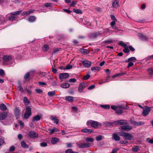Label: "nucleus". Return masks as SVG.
Wrapping results in <instances>:
<instances>
[{
    "mask_svg": "<svg viewBox=\"0 0 153 153\" xmlns=\"http://www.w3.org/2000/svg\"><path fill=\"white\" fill-rule=\"evenodd\" d=\"M123 109H126V108L123 106H118V108L116 111V113L117 114H121L123 113Z\"/></svg>",
    "mask_w": 153,
    "mask_h": 153,
    "instance_id": "nucleus-3",
    "label": "nucleus"
},
{
    "mask_svg": "<svg viewBox=\"0 0 153 153\" xmlns=\"http://www.w3.org/2000/svg\"><path fill=\"white\" fill-rule=\"evenodd\" d=\"M69 76V74L67 73H62L59 74V77L62 81L63 79L67 78Z\"/></svg>",
    "mask_w": 153,
    "mask_h": 153,
    "instance_id": "nucleus-8",
    "label": "nucleus"
},
{
    "mask_svg": "<svg viewBox=\"0 0 153 153\" xmlns=\"http://www.w3.org/2000/svg\"><path fill=\"white\" fill-rule=\"evenodd\" d=\"M52 4L50 3H45L44 6L46 7H51V6Z\"/></svg>",
    "mask_w": 153,
    "mask_h": 153,
    "instance_id": "nucleus-52",
    "label": "nucleus"
},
{
    "mask_svg": "<svg viewBox=\"0 0 153 153\" xmlns=\"http://www.w3.org/2000/svg\"><path fill=\"white\" fill-rule=\"evenodd\" d=\"M86 140L87 142H93L94 140L92 137H87L86 139Z\"/></svg>",
    "mask_w": 153,
    "mask_h": 153,
    "instance_id": "nucleus-48",
    "label": "nucleus"
},
{
    "mask_svg": "<svg viewBox=\"0 0 153 153\" xmlns=\"http://www.w3.org/2000/svg\"><path fill=\"white\" fill-rule=\"evenodd\" d=\"M83 65L85 67L89 68L91 65V62L88 60H84L82 62Z\"/></svg>",
    "mask_w": 153,
    "mask_h": 153,
    "instance_id": "nucleus-10",
    "label": "nucleus"
},
{
    "mask_svg": "<svg viewBox=\"0 0 153 153\" xmlns=\"http://www.w3.org/2000/svg\"><path fill=\"white\" fill-rule=\"evenodd\" d=\"M99 125V123L95 121H93L91 126L93 128H97Z\"/></svg>",
    "mask_w": 153,
    "mask_h": 153,
    "instance_id": "nucleus-21",
    "label": "nucleus"
},
{
    "mask_svg": "<svg viewBox=\"0 0 153 153\" xmlns=\"http://www.w3.org/2000/svg\"><path fill=\"white\" fill-rule=\"evenodd\" d=\"M12 59V57L11 55H4L3 57V61L5 62H8Z\"/></svg>",
    "mask_w": 153,
    "mask_h": 153,
    "instance_id": "nucleus-11",
    "label": "nucleus"
},
{
    "mask_svg": "<svg viewBox=\"0 0 153 153\" xmlns=\"http://www.w3.org/2000/svg\"><path fill=\"white\" fill-rule=\"evenodd\" d=\"M108 79H109L108 77H107L106 78V81H103L99 82V84H102L103 83L106 82H107L108 81Z\"/></svg>",
    "mask_w": 153,
    "mask_h": 153,
    "instance_id": "nucleus-58",
    "label": "nucleus"
},
{
    "mask_svg": "<svg viewBox=\"0 0 153 153\" xmlns=\"http://www.w3.org/2000/svg\"><path fill=\"white\" fill-rule=\"evenodd\" d=\"M117 134H118L117 133H114L112 134V138L115 141H119L120 139V137Z\"/></svg>",
    "mask_w": 153,
    "mask_h": 153,
    "instance_id": "nucleus-19",
    "label": "nucleus"
},
{
    "mask_svg": "<svg viewBox=\"0 0 153 153\" xmlns=\"http://www.w3.org/2000/svg\"><path fill=\"white\" fill-rule=\"evenodd\" d=\"M117 108H118V106H116L115 105H112V106H111V108L112 109H113L114 110H115L116 111V110H117Z\"/></svg>",
    "mask_w": 153,
    "mask_h": 153,
    "instance_id": "nucleus-60",
    "label": "nucleus"
},
{
    "mask_svg": "<svg viewBox=\"0 0 153 153\" xmlns=\"http://www.w3.org/2000/svg\"><path fill=\"white\" fill-rule=\"evenodd\" d=\"M117 133L119 135L124 137V139L127 140H131L133 137V135L123 131L118 132Z\"/></svg>",
    "mask_w": 153,
    "mask_h": 153,
    "instance_id": "nucleus-1",
    "label": "nucleus"
},
{
    "mask_svg": "<svg viewBox=\"0 0 153 153\" xmlns=\"http://www.w3.org/2000/svg\"><path fill=\"white\" fill-rule=\"evenodd\" d=\"M51 120L54 121V122L57 124L59 123V120L56 117L51 116Z\"/></svg>",
    "mask_w": 153,
    "mask_h": 153,
    "instance_id": "nucleus-26",
    "label": "nucleus"
},
{
    "mask_svg": "<svg viewBox=\"0 0 153 153\" xmlns=\"http://www.w3.org/2000/svg\"><path fill=\"white\" fill-rule=\"evenodd\" d=\"M18 88L21 92H23L24 91V90L22 87V85L20 84H19V86H18Z\"/></svg>",
    "mask_w": 153,
    "mask_h": 153,
    "instance_id": "nucleus-50",
    "label": "nucleus"
},
{
    "mask_svg": "<svg viewBox=\"0 0 153 153\" xmlns=\"http://www.w3.org/2000/svg\"><path fill=\"white\" fill-rule=\"evenodd\" d=\"M112 7L114 8H117L119 7V2L118 0H112Z\"/></svg>",
    "mask_w": 153,
    "mask_h": 153,
    "instance_id": "nucleus-14",
    "label": "nucleus"
},
{
    "mask_svg": "<svg viewBox=\"0 0 153 153\" xmlns=\"http://www.w3.org/2000/svg\"><path fill=\"white\" fill-rule=\"evenodd\" d=\"M147 71L151 75H152L153 74V70L151 68H148L147 70Z\"/></svg>",
    "mask_w": 153,
    "mask_h": 153,
    "instance_id": "nucleus-47",
    "label": "nucleus"
},
{
    "mask_svg": "<svg viewBox=\"0 0 153 153\" xmlns=\"http://www.w3.org/2000/svg\"><path fill=\"white\" fill-rule=\"evenodd\" d=\"M26 112L30 114H31V108L30 106H27L26 107Z\"/></svg>",
    "mask_w": 153,
    "mask_h": 153,
    "instance_id": "nucleus-34",
    "label": "nucleus"
},
{
    "mask_svg": "<svg viewBox=\"0 0 153 153\" xmlns=\"http://www.w3.org/2000/svg\"><path fill=\"white\" fill-rule=\"evenodd\" d=\"M48 131H50L49 133L50 135H52L55 132H57L59 130L57 128H54L51 129L49 128L48 129Z\"/></svg>",
    "mask_w": 153,
    "mask_h": 153,
    "instance_id": "nucleus-17",
    "label": "nucleus"
},
{
    "mask_svg": "<svg viewBox=\"0 0 153 153\" xmlns=\"http://www.w3.org/2000/svg\"><path fill=\"white\" fill-rule=\"evenodd\" d=\"M65 68H64V69H69L71 68L72 67V65L70 64H68V65H67L66 66Z\"/></svg>",
    "mask_w": 153,
    "mask_h": 153,
    "instance_id": "nucleus-51",
    "label": "nucleus"
},
{
    "mask_svg": "<svg viewBox=\"0 0 153 153\" xmlns=\"http://www.w3.org/2000/svg\"><path fill=\"white\" fill-rule=\"evenodd\" d=\"M40 145L42 146L45 147L47 146V144L46 143L42 142L40 143Z\"/></svg>",
    "mask_w": 153,
    "mask_h": 153,
    "instance_id": "nucleus-62",
    "label": "nucleus"
},
{
    "mask_svg": "<svg viewBox=\"0 0 153 153\" xmlns=\"http://www.w3.org/2000/svg\"><path fill=\"white\" fill-rule=\"evenodd\" d=\"M48 95L49 97H52L55 95V93L54 91H50L48 92Z\"/></svg>",
    "mask_w": 153,
    "mask_h": 153,
    "instance_id": "nucleus-37",
    "label": "nucleus"
},
{
    "mask_svg": "<svg viewBox=\"0 0 153 153\" xmlns=\"http://www.w3.org/2000/svg\"><path fill=\"white\" fill-rule=\"evenodd\" d=\"M147 141L150 143L153 144V139H150L149 138H147Z\"/></svg>",
    "mask_w": 153,
    "mask_h": 153,
    "instance_id": "nucleus-55",
    "label": "nucleus"
},
{
    "mask_svg": "<svg viewBox=\"0 0 153 153\" xmlns=\"http://www.w3.org/2000/svg\"><path fill=\"white\" fill-rule=\"evenodd\" d=\"M139 36L142 40L146 41L148 39V37L142 34H139Z\"/></svg>",
    "mask_w": 153,
    "mask_h": 153,
    "instance_id": "nucleus-18",
    "label": "nucleus"
},
{
    "mask_svg": "<svg viewBox=\"0 0 153 153\" xmlns=\"http://www.w3.org/2000/svg\"><path fill=\"white\" fill-rule=\"evenodd\" d=\"M136 60V58L134 57H132L128 58L127 60H126V62H134Z\"/></svg>",
    "mask_w": 153,
    "mask_h": 153,
    "instance_id": "nucleus-23",
    "label": "nucleus"
},
{
    "mask_svg": "<svg viewBox=\"0 0 153 153\" xmlns=\"http://www.w3.org/2000/svg\"><path fill=\"white\" fill-rule=\"evenodd\" d=\"M36 18L34 16H30L28 18V21L30 22H34L36 20Z\"/></svg>",
    "mask_w": 153,
    "mask_h": 153,
    "instance_id": "nucleus-33",
    "label": "nucleus"
},
{
    "mask_svg": "<svg viewBox=\"0 0 153 153\" xmlns=\"http://www.w3.org/2000/svg\"><path fill=\"white\" fill-rule=\"evenodd\" d=\"M86 84L83 82L81 83L78 87V90L79 92H83V90L86 87Z\"/></svg>",
    "mask_w": 153,
    "mask_h": 153,
    "instance_id": "nucleus-4",
    "label": "nucleus"
},
{
    "mask_svg": "<svg viewBox=\"0 0 153 153\" xmlns=\"http://www.w3.org/2000/svg\"><path fill=\"white\" fill-rule=\"evenodd\" d=\"M132 129L131 126L129 125H125L121 127V130L123 131H126L130 130Z\"/></svg>",
    "mask_w": 153,
    "mask_h": 153,
    "instance_id": "nucleus-12",
    "label": "nucleus"
},
{
    "mask_svg": "<svg viewBox=\"0 0 153 153\" xmlns=\"http://www.w3.org/2000/svg\"><path fill=\"white\" fill-rule=\"evenodd\" d=\"M7 115V114L6 112H4L0 114V120H4L6 118Z\"/></svg>",
    "mask_w": 153,
    "mask_h": 153,
    "instance_id": "nucleus-16",
    "label": "nucleus"
},
{
    "mask_svg": "<svg viewBox=\"0 0 153 153\" xmlns=\"http://www.w3.org/2000/svg\"><path fill=\"white\" fill-rule=\"evenodd\" d=\"M77 146L80 148H85L89 147L91 146V144L89 143L77 144Z\"/></svg>",
    "mask_w": 153,
    "mask_h": 153,
    "instance_id": "nucleus-5",
    "label": "nucleus"
},
{
    "mask_svg": "<svg viewBox=\"0 0 153 153\" xmlns=\"http://www.w3.org/2000/svg\"><path fill=\"white\" fill-rule=\"evenodd\" d=\"M23 100L24 103L26 105H28V104L30 103L29 101L26 97H24Z\"/></svg>",
    "mask_w": 153,
    "mask_h": 153,
    "instance_id": "nucleus-32",
    "label": "nucleus"
},
{
    "mask_svg": "<svg viewBox=\"0 0 153 153\" xmlns=\"http://www.w3.org/2000/svg\"><path fill=\"white\" fill-rule=\"evenodd\" d=\"M119 45L123 48L127 47V45L125 44L123 42L121 41L120 42Z\"/></svg>",
    "mask_w": 153,
    "mask_h": 153,
    "instance_id": "nucleus-43",
    "label": "nucleus"
},
{
    "mask_svg": "<svg viewBox=\"0 0 153 153\" xmlns=\"http://www.w3.org/2000/svg\"><path fill=\"white\" fill-rule=\"evenodd\" d=\"M144 124V122L143 121L137 122L136 126H140L143 125Z\"/></svg>",
    "mask_w": 153,
    "mask_h": 153,
    "instance_id": "nucleus-38",
    "label": "nucleus"
},
{
    "mask_svg": "<svg viewBox=\"0 0 153 153\" xmlns=\"http://www.w3.org/2000/svg\"><path fill=\"white\" fill-rule=\"evenodd\" d=\"M100 106L103 108L106 109H109L110 108V106L108 105H101Z\"/></svg>",
    "mask_w": 153,
    "mask_h": 153,
    "instance_id": "nucleus-44",
    "label": "nucleus"
},
{
    "mask_svg": "<svg viewBox=\"0 0 153 153\" xmlns=\"http://www.w3.org/2000/svg\"><path fill=\"white\" fill-rule=\"evenodd\" d=\"M15 150V147L14 146H12L10 147L9 149V151L10 152L14 151Z\"/></svg>",
    "mask_w": 153,
    "mask_h": 153,
    "instance_id": "nucleus-53",
    "label": "nucleus"
},
{
    "mask_svg": "<svg viewBox=\"0 0 153 153\" xmlns=\"http://www.w3.org/2000/svg\"><path fill=\"white\" fill-rule=\"evenodd\" d=\"M59 140L58 138L56 137H53L51 139V143L54 144H56L57 142H59Z\"/></svg>",
    "mask_w": 153,
    "mask_h": 153,
    "instance_id": "nucleus-22",
    "label": "nucleus"
},
{
    "mask_svg": "<svg viewBox=\"0 0 153 153\" xmlns=\"http://www.w3.org/2000/svg\"><path fill=\"white\" fill-rule=\"evenodd\" d=\"M21 143V146L24 148H27L28 147V145L26 144V142L25 141H22Z\"/></svg>",
    "mask_w": 153,
    "mask_h": 153,
    "instance_id": "nucleus-31",
    "label": "nucleus"
},
{
    "mask_svg": "<svg viewBox=\"0 0 153 153\" xmlns=\"http://www.w3.org/2000/svg\"><path fill=\"white\" fill-rule=\"evenodd\" d=\"M133 65H134V64H133V62H130L128 64V65L127 67V68H129L130 67H131L132 66H133Z\"/></svg>",
    "mask_w": 153,
    "mask_h": 153,
    "instance_id": "nucleus-61",
    "label": "nucleus"
},
{
    "mask_svg": "<svg viewBox=\"0 0 153 153\" xmlns=\"http://www.w3.org/2000/svg\"><path fill=\"white\" fill-rule=\"evenodd\" d=\"M28 135L31 138H32L37 137L38 136L36 131H30Z\"/></svg>",
    "mask_w": 153,
    "mask_h": 153,
    "instance_id": "nucleus-6",
    "label": "nucleus"
},
{
    "mask_svg": "<svg viewBox=\"0 0 153 153\" xmlns=\"http://www.w3.org/2000/svg\"><path fill=\"white\" fill-rule=\"evenodd\" d=\"M7 17L8 20L10 21H13L15 20L16 17L13 16H11L10 14H8L6 16Z\"/></svg>",
    "mask_w": 153,
    "mask_h": 153,
    "instance_id": "nucleus-15",
    "label": "nucleus"
},
{
    "mask_svg": "<svg viewBox=\"0 0 153 153\" xmlns=\"http://www.w3.org/2000/svg\"><path fill=\"white\" fill-rule=\"evenodd\" d=\"M127 121L125 120H120L114 121V123L118 125H126L127 123Z\"/></svg>",
    "mask_w": 153,
    "mask_h": 153,
    "instance_id": "nucleus-9",
    "label": "nucleus"
},
{
    "mask_svg": "<svg viewBox=\"0 0 153 153\" xmlns=\"http://www.w3.org/2000/svg\"><path fill=\"white\" fill-rule=\"evenodd\" d=\"M128 47H124V48L123 50V51L125 53H128L129 51V50L128 48Z\"/></svg>",
    "mask_w": 153,
    "mask_h": 153,
    "instance_id": "nucleus-46",
    "label": "nucleus"
},
{
    "mask_svg": "<svg viewBox=\"0 0 153 153\" xmlns=\"http://www.w3.org/2000/svg\"><path fill=\"white\" fill-rule=\"evenodd\" d=\"M145 108L143 109L142 113L143 115L145 116H147L151 110V107L148 106H145Z\"/></svg>",
    "mask_w": 153,
    "mask_h": 153,
    "instance_id": "nucleus-2",
    "label": "nucleus"
},
{
    "mask_svg": "<svg viewBox=\"0 0 153 153\" xmlns=\"http://www.w3.org/2000/svg\"><path fill=\"white\" fill-rule=\"evenodd\" d=\"M70 85L68 83H65L62 84L60 86L63 88H68L70 87Z\"/></svg>",
    "mask_w": 153,
    "mask_h": 153,
    "instance_id": "nucleus-29",
    "label": "nucleus"
},
{
    "mask_svg": "<svg viewBox=\"0 0 153 153\" xmlns=\"http://www.w3.org/2000/svg\"><path fill=\"white\" fill-rule=\"evenodd\" d=\"M65 99L69 102H72L74 101L73 98L71 96H68L66 97Z\"/></svg>",
    "mask_w": 153,
    "mask_h": 153,
    "instance_id": "nucleus-27",
    "label": "nucleus"
},
{
    "mask_svg": "<svg viewBox=\"0 0 153 153\" xmlns=\"http://www.w3.org/2000/svg\"><path fill=\"white\" fill-rule=\"evenodd\" d=\"M90 75L89 74H88L84 76L83 79L84 80H87L90 78Z\"/></svg>",
    "mask_w": 153,
    "mask_h": 153,
    "instance_id": "nucleus-54",
    "label": "nucleus"
},
{
    "mask_svg": "<svg viewBox=\"0 0 153 153\" xmlns=\"http://www.w3.org/2000/svg\"><path fill=\"white\" fill-rule=\"evenodd\" d=\"M69 81L70 82H75L76 81V79L75 78L71 79H69Z\"/></svg>",
    "mask_w": 153,
    "mask_h": 153,
    "instance_id": "nucleus-63",
    "label": "nucleus"
},
{
    "mask_svg": "<svg viewBox=\"0 0 153 153\" xmlns=\"http://www.w3.org/2000/svg\"><path fill=\"white\" fill-rule=\"evenodd\" d=\"M49 49V46L47 45H45L43 47L42 50L44 51H46Z\"/></svg>",
    "mask_w": 153,
    "mask_h": 153,
    "instance_id": "nucleus-40",
    "label": "nucleus"
},
{
    "mask_svg": "<svg viewBox=\"0 0 153 153\" xmlns=\"http://www.w3.org/2000/svg\"><path fill=\"white\" fill-rule=\"evenodd\" d=\"M22 12V10L18 11L13 12H12L10 13V15L11 16H17L20 15Z\"/></svg>",
    "mask_w": 153,
    "mask_h": 153,
    "instance_id": "nucleus-25",
    "label": "nucleus"
},
{
    "mask_svg": "<svg viewBox=\"0 0 153 153\" xmlns=\"http://www.w3.org/2000/svg\"><path fill=\"white\" fill-rule=\"evenodd\" d=\"M103 43H112L113 42V40H106L104 41L103 42Z\"/></svg>",
    "mask_w": 153,
    "mask_h": 153,
    "instance_id": "nucleus-57",
    "label": "nucleus"
},
{
    "mask_svg": "<svg viewBox=\"0 0 153 153\" xmlns=\"http://www.w3.org/2000/svg\"><path fill=\"white\" fill-rule=\"evenodd\" d=\"M93 131L91 129H88V128H84L81 130V131L82 132L86 133H91L93 132Z\"/></svg>",
    "mask_w": 153,
    "mask_h": 153,
    "instance_id": "nucleus-20",
    "label": "nucleus"
},
{
    "mask_svg": "<svg viewBox=\"0 0 153 153\" xmlns=\"http://www.w3.org/2000/svg\"><path fill=\"white\" fill-rule=\"evenodd\" d=\"M102 139V136L100 135H99L96 138V139L97 141L101 140Z\"/></svg>",
    "mask_w": 153,
    "mask_h": 153,
    "instance_id": "nucleus-49",
    "label": "nucleus"
},
{
    "mask_svg": "<svg viewBox=\"0 0 153 153\" xmlns=\"http://www.w3.org/2000/svg\"><path fill=\"white\" fill-rule=\"evenodd\" d=\"M132 150L133 152H138L139 150V147L137 146H135V147H133Z\"/></svg>",
    "mask_w": 153,
    "mask_h": 153,
    "instance_id": "nucleus-36",
    "label": "nucleus"
},
{
    "mask_svg": "<svg viewBox=\"0 0 153 153\" xmlns=\"http://www.w3.org/2000/svg\"><path fill=\"white\" fill-rule=\"evenodd\" d=\"M80 50L81 52L85 54H88L89 53V51L87 49H81Z\"/></svg>",
    "mask_w": 153,
    "mask_h": 153,
    "instance_id": "nucleus-42",
    "label": "nucleus"
},
{
    "mask_svg": "<svg viewBox=\"0 0 153 153\" xmlns=\"http://www.w3.org/2000/svg\"><path fill=\"white\" fill-rule=\"evenodd\" d=\"M100 34V33L99 32L91 33L89 35V38L90 39H95L96 38L97 36Z\"/></svg>",
    "mask_w": 153,
    "mask_h": 153,
    "instance_id": "nucleus-13",
    "label": "nucleus"
},
{
    "mask_svg": "<svg viewBox=\"0 0 153 153\" xmlns=\"http://www.w3.org/2000/svg\"><path fill=\"white\" fill-rule=\"evenodd\" d=\"M119 149L118 148H116L113 149L112 152L111 153H115V152L118 150Z\"/></svg>",
    "mask_w": 153,
    "mask_h": 153,
    "instance_id": "nucleus-64",
    "label": "nucleus"
},
{
    "mask_svg": "<svg viewBox=\"0 0 153 153\" xmlns=\"http://www.w3.org/2000/svg\"><path fill=\"white\" fill-rule=\"evenodd\" d=\"M0 109L2 111H5L7 108L6 105L4 104H1L0 105Z\"/></svg>",
    "mask_w": 153,
    "mask_h": 153,
    "instance_id": "nucleus-30",
    "label": "nucleus"
},
{
    "mask_svg": "<svg viewBox=\"0 0 153 153\" xmlns=\"http://www.w3.org/2000/svg\"><path fill=\"white\" fill-rule=\"evenodd\" d=\"M65 153H73V151L71 149H68L65 151Z\"/></svg>",
    "mask_w": 153,
    "mask_h": 153,
    "instance_id": "nucleus-59",
    "label": "nucleus"
},
{
    "mask_svg": "<svg viewBox=\"0 0 153 153\" xmlns=\"http://www.w3.org/2000/svg\"><path fill=\"white\" fill-rule=\"evenodd\" d=\"M73 11L74 12L76 13L82 14V10L80 9H74L73 10Z\"/></svg>",
    "mask_w": 153,
    "mask_h": 153,
    "instance_id": "nucleus-35",
    "label": "nucleus"
},
{
    "mask_svg": "<svg viewBox=\"0 0 153 153\" xmlns=\"http://www.w3.org/2000/svg\"><path fill=\"white\" fill-rule=\"evenodd\" d=\"M30 73L29 72L27 73L24 76V79L26 81H28L30 79Z\"/></svg>",
    "mask_w": 153,
    "mask_h": 153,
    "instance_id": "nucleus-24",
    "label": "nucleus"
},
{
    "mask_svg": "<svg viewBox=\"0 0 153 153\" xmlns=\"http://www.w3.org/2000/svg\"><path fill=\"white\" fill-rule=\"evenodd\" d=\"M35 91L39 94H41L42 92V91L39 88L36 89Z\"/></svg>",
    "mask_w": 153,
    "mask_h": 153,
    "instance_id": "nucleus-56",
    "label": "nucleus"
},
{
    "mask_svg": "<svg viewBox=\"0 0 153 153\" xmlns=\"http://www.w3.org/2000/svg\"><path fill=\"white\" fill-rule=\"evenodd\" d=\"M20 110H19V107H16L14 110V114L17 119L19 118L20 116Z\"/></svg>",
    "mask_w": 153,
    "mask_h": 153,
    "instance_id": "nucleus-7",
    "label": "nucleus"
},
{
    "mask_svg": "<svg viewBox=\"0 0 153 153\" xmlns=\"http://www.w3.org/2000/svg\"><path fill=\"white\" fill-rule=\"evenodd\" d=\"M129 122L131 125H134V126H136L137 123L136 121L133 120L132 119H130V120H129Z\"/></svg>",
    "mask_w": 153,
    "mask_h": 153,
    "instance_id": "nucleus-45",
    "label": "nucleus"
},
{
    "mask_svg": "<svg viewBox=\"0 0 153 153\" xmlns=\"http://www.w3.org/2000/svg\"><path fill=\"white\" fill-rule=\"evenodd\" d=\"M100 69V67H93L91 68V70L93 71H94V70H97L99 71Z\"/></svg>",
    "mask_w": 153,
    "mask_h": 153,
    "instance_id": "nucleus-39",
    "label": "nucleus"
},
{
    "mask_svg": "<svg viewBox=\"0 0 153 153\" xmlns=\"http://www.w3.org/2000/svg\"><path fill=\"white\" fill-rule=\"evenodd\" d=\"M31 115V114L25 112L24 115V117L26 119H27Z\"/></svg>",
    "mask_w": 153,
    "mask_h": 153,
    "instance_id": "nucleus-41",
    "label": "nucleus"
},
{
    "mask_svg": "<svg viewBox=\"0 0 153 153\" xmlns=\"http://www.w3.org/2000/svg\"><path fill=\"white\" fill-rule=\"evenodd\" d=\"M41 118V117L39 115H36L34 116L33 118L32 121H38L40 120Z\"/></svg>",
    "mask_w": 153,
    "mask_h": 153,
    "instance_id": "nucleus-28",
    "label": "nucleus"
}]
</instances>
